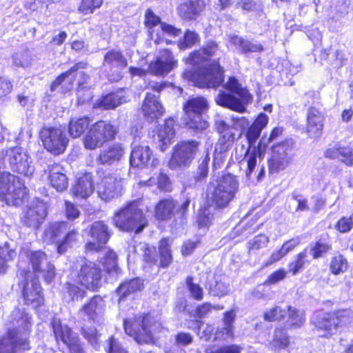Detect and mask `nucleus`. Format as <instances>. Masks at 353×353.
<instances>
[{
    "label": "nucleus",
    "mask_w": 353,
    "mask_h": 353,
    "mask_svg": "<svg viewBox=\"0 0 353 353\" xmlns=\"http://www.w3.org/2000/svg\"><path fill=\"white\" fill-rule=\"evenodd\" d=\"M239 188V183L236 176L231 174H223L211 179L207 188L205 204L209 208H202L198 216L199 227L208 226L213 217L210 208H224L234 199Z\"/></svg>",
    "instance_id": "nucleus-1"
},
{
    "label": "nucleus",
    "mask_w": 353,
    "mask_h": 353,
    "mask_svg": "<svg viewBox=\"0 0 353 353\" xmlns=\"http://www.w3.org/2000/svg\"><path fill=\"white\" fill-rule=\"evenodd\" d=\"M15 329L9 330L7 335L0 340V353H15L17 350L29 348L27 336L31 325V318L19 310L12 313Z\"/></svg>",
    "instance_id": "nucleus-2"
},
{
    "label": "nucleus",
    "mask_w": 353,
    "mask_h": 353,
    "mask_svg": "<svg viewBox=\"0 0 353 353\" xmlns=\"http://www.w3.org/2000/svg\"><path fill=\"white\" fill-rule=\"evenodd\" d=\"M42 239L48 244L55 243L58 252L63 254L77 243L79 232L67 221H56L46 226Z\"/></svg>",
    "instance_id": "nucleus-3"
},
{
    "label": "nucleus",
    "mask_w": 353,
    "mask_h": 353,
    "mask_svg": "<svg viewBox=\"0 0 353 353\" xmlns=\"http://www.w3.org/2000/svg\"><path fill=\"white\" fill-rule=\"evenodd\" d=\"M224 88L237 94L241 99L221 91L216 98V103L238 112H244L245 111V105L251 102L252 99L248 91L243 88L234 77H230L228 82L224 85Z\"/></svg>",
    "instance_id": "nucleus-4"
},
{
    "label": "nucleus",
    "mask_w": 353,
    "mask_h": 353,
    "mask_svg": "<svg viewBox=\"0 0 353 353\" xmlns=\"http://www.w3.org/2000/svg\"><path fill=\"white\" fill-rule=\"evenodd\" d=\"M113 222L116 227L123 231L134 230L141 232L148 221L143 212L138 208L137 203H131L121 208L114 214Z\"/></svg>",
    "instance_id": "nucleus-5"
},
{
    "label": "nucleus",
    "mask_w": 353,
    "mask_h": 353,
    "mask_svg": "<svg viewBox=\"0 0 353 353\" xmlns=\"http://www.w3.org/2000/svg\"><path fill=\"white\" fill-rule=\"evenodd\" d=\"M27 195V188L21 179L9 172L0 176V199L8 205H21Z\"/></svg>",
    "instance_id": "nucleus-6"
},
{
    "label": "nucleus",
    "mask_w": 353,
    "mask_h": 353,
    "mask_svg": "<svg viewBox=\"0 0 353 353\" xmlns=\"http://www.w3.org/2000/svg\"><path fill=\"white\" fill-rule=\"evenodd\" d=\"M261 132V131L259 130L258 127H254L252 125L246 134L249 147L244 159L241 161V165H243L245 163L246 168L245 172L248 178H250L251 174L255 169L258 161H261L265 152L267 143L265 141L264 138L261 139L256 147L254 145Z\"/></svg>",
    "instance_id": "nucleus-7"
},
{
    "label": "nucleus",
    "mask_w": 353,
    "mask_h": 353,
    "mask_svg": "<svg viewBox=\"0 0 353 353\" xmlns=\"http://www.w3.org/2000/svg\"><path fill=\"white\" fill-rule=\"evenodd\" d=\"M183 75L199 88H216L223 81V70L215 61L193 72L185 71Z\"/></svg>",
    "instance_id": "nucleus-8"
},
{
    "label": "nucleus",
    "mask_w": 353,
    "mask_h": 353,
    "mask_svg": "<svg viewBox=\"0 0 353 353\" xmlns=\"http://www.w3.org/2000/svg\"><path fill=\"white\" fill-rule=\"evenodd\" d=\"M117 132V128L110 123L103 121L96 122L83 137L84 147L91 150L101 148L107 141L114 139Z\"/></svg>",
    "instance_id": "nucleus-9"
},
{
    "label": "nucleus",
    "mask_w": 353,
    "mask_h": 353,
    "mask_svg": "<svg viewBox=\"0 0 353 353\" xmlns=\"http://www.w3.org/2000/svg\"><path fill=\"white\" fill-rule=\"evenodd\" d=\"M77 281L88 290H95L101 283V270L94 263L81 258L77 261Z\"/></svg>",
    "instance_id": "nucleus-10"
},
{
    "label": "nucleus",
    "mask_w": 353,
    "mask_h": 353,
    "mask_svg": "<svg viewBox=\"0 0 353 353\" xmlns=\"http://www.w3.org/2000/svg\"><path fill=\"white\" fill-rule=\"evenodd\" d=\"M13 172L30 177L34 172L32 160L28 152L21 147H13L2 151Z\"/></svg>",
    "instance_id": "nucleus-11"
},
{
    "label": "nucleus",
    "mask_w": 353,
    "mask_h": 353,
    "mask_svg": "<svg viewBox=\"0 0 353 353\" xmlns=\"http://www.w3.org/2000/svg\"><path fill=\"white\" fill-rule=\"evenodd\" d=\"M99 181L97 190L99 196L103 201H110L121 194L123 181L121 177L108 170L98 171Z\"/></svg>",
    "instance_id": "nucleus-12"
},
{
    "label": "nucleus",
    "mask_w": 353,
    "mask_h": 353,
    "mask_svg": "<svg viewBox=\"0 0 353 353\" xmlns=\"http://www.w3.org/2000/svg\"><path fill=\"white\" fill-rule=\"evenodd\" d=\"M199 142L187 140L179 142L173 148V153L169 161L171 169H178L189 165L194 159L199 147Z\"/></svg>",
    "instance_id": "nucleus-13"
},
{
    "label": "nucleus",
    "mask_w": 353,
    "mask_h": 353,
    "mask_svg": "<svg viewBox=\"0 0 353 353\" xmlns=\"http://www.w3.org/2000/svg\"><path fill=\"white\" fill-rule=\"evenodd\" d=\"M292 161V145L286 141L272 147L268 159L270 173L274 174L285 170Z\"/></svg>",
    "instance_id": "nucleus-14"
},
{
    "label": "nucleus",
    "mask_w": 353,
    "mask_h": 353,
    "mask_svg": "<svg viewBox=\"0 0 353 353\" xmlns=\"http://www.w3.org/2000/svg\"><path fill=\"white\" fill-rule=\"evenodd\" d=\"M39 136L44 148L54 154L63 153L69 141L60 128L44 127L40 130Z\"/></svg>",
    "instance_id": "nucleus-15"
},
{
    "label": "nucleus",
    "mask_w": 353,
    "mask_h": 353,
    "mask_svg": "<svg viewBox=\"0 0 353 353\" xmlns=\"http://www.w3.org/2000/svg\"><path fill=\"white\" fill-rule=\"evenodd\" d=\"M150 318L148 315L136 317L134 321L125 320L124 329L125 333L133 337L139 343H148L153 340L152 331L149 327Z\"/></svg>",
    "instance_id": "nucleus-16"
},
{
    "label": "nucleus",
    "mask_w": 353,
    "mask_h": 353,
    "mask_svg": "<svg viewBox=\"0 0 353 353\" xmlns=\"http://www.w3.org/2000/svg\"><path fill=\"white\" fill-rule=\"evenodd\" d=\"M20 275L24 279L21 284L23 285V295L26 304H30L34 307L41 305L43 297L37 279L33 277V273L30 271L25 270L21 271Z\"/></svg>",
    "instance_id": "nucleus-17"
},
{
    "label": "nucleus",
    "mask_w": 353,
    "mask_h": 353,
    "mask_svg": "<svg viewBox=\"0 0 353 353\" xmlns=\"http://www.w3.org/2000/svg\"><path fill=\"white\" fill-rule=\"evenodd\" d=\"M26 254L31 264L33 277L39 274L46 282H51L55 276V268L48 261L46 254L42 251H34Z\"/></svg>",
    "instance_id": "nucleus-18"
},
{
    "label": "nucleus",
    "mask_w": 353,
    "mask_h": 353,
    "mask_svg": "<svg viewBox=\"0 0 353 353\" xmlns=\"http://www.w3.org/2000/svg\"><path fill=\"white\" fill-rule=\"evenodd\" d=\"M52 327L57 342L62 341L68 347L71 353H83L78 337L67 325L62 324L60 319L54 318Z\"/></svg>",
    "instance_id": "nucleus-19"
},
{
    "label": "nucleus",
    "mask_w": 353,
    "mask_h": 353,
    "mask_svg": "<svg viewBox=\"0 0 353 353\" xmlns=\"http://www.w3.org/2000/svg\"><path fill=\"white\" fill-rule=\"evenodd\" d=\"M190 201L186 200L180 205L172 198H167L160 200L155 208V216L159 220H169L175 214L183 216L188 210Z\"/></svg>",
    "instance_id": "nucleus-20"
},
{
    "label": "nucleus",
    "mask_w": 353,
    "mask_h": 353,
    "mask_svg": "<svg viewBox=\"0 0 353 353\" xmlns=\"http://www.w3.org/2000/svg\"><path fill=\"white\" fill-rule=\"evenodd\" d=\"M89 234L92 240L85 244L86 251H99L108 241L111 236V232L103 221H98L91 225Z\"/></svg>",
    "instance_id": "nucleus-21"
},
{
    "label": "nucleus",
    "mask_w": 353,
    "mask_h": 353,
    "mask_svg": "<svg viewBox=\"0 0 353 353\" xmlns=\"http://www.w3.org/2000/svg\"><path fill=\"white\" fill-rule=\"evenodd\" d=\"M177 66L172 53L165 50L161 52L157 59L148 65L149 72L155 75H165Z\"/></svg>",
    "instance_id": "nucleus-22"
},
{
    "label": "nucleus",
    "mask_w": 353,
    "mask_h": 353,
    "mask_svg": "<svg viewBox=\"0 0 353 353\" xmlns=\"http://www.w3.org/2000/svg\"><path fill=\"white\" fill-rule=\"evenodd\" d=\"M46 214V204L37 201L27 209L22 217V223L27 227L37 229L43 223Z\"/></svg>",
    "instance_id": "nucleus-23"
},
{
    "label": "nucleus",
    "mask_w": 353,
    "mask_h": 353,
    "mask_svg": "<svg viewBox=\"0 0 353 353\" xmlns=\"http://www.w3.org/2000/svg\"><path fill=\"white\" fill-rule=\"evenodd\" d=\"M130 163L133 167H155L159 163V160L153 157L152 152L148 145H138L132 150Z\"/></svg>",
    "instance_id": "nucleus-24"
},
{
    "label": "nucleus",
    "mask_w": 353,
    "mask_h": 353,
    "mask_svg": "<svg viewBox=\"0 0 353 353\" xmlns=\"http://www.w3.org/2000/svg\"><path fill=\"white\" fill-rule=\"evenodd\" d=\"M334 312H324L316 316L314 324L318 331L323 332L322 336L328 338L336 333L339 327Z\"/></svg>",
    "instance_id": "nucleus-25"
},
{
    "label": "nucleus",
    "mask_w": 353,
    "mask_h": 353,
    "mask_svg": "<svg viewBox=\"0 0 353 353\" xmlns=\"http://www.w3.org/2000/svg\"><path fill=\"white\" fill-rule=\"evenodd\" d=\"M125 153V146L120 143H114L101 150L97 161L102 165H111L119 161Z\"/></svg>",
    "instance_id": "nucleus-26"
},
{
    "label": "nucleus",
    "mask_w": 353,
    "mask_h": 353,
    "mask_svg": "<svg viewBox=\"0 0 353 353\" xmlns=\"http://www.w3.org/2000/svg\"><path fill=\"white\" fill-rule=\"evenodd\" d=\"M323 114L316 108L310 107L307 111L306 132L311 138L319 137L323 130Z\"/></svg>",
    "instance_id": "nucleus-27"
},
{
    "label": "nucleus",
    "mask_w": 353,
    "mask_h": 353,
    "mask_svg": "<svg viewBox=\"0 0 353 353\" xmlns=\"http://www.w3.org/2000/svg\"><path fill=\"white\" fill-rule=\"evenodd\" d=\"M94 191L92 175L85 173L79 176L72 187V194L76 197L85 199L90 196Z\"/></svg>",
    "instance_id": "nucleus-28"
},
{
    "label": "nucleus",
    "mask_w": 353,
    "mask_h": 353,
    "mask_svg": "<svg viewBox=\"0 0 353 353\" xmlns=\"http://www.w3.org/2000/svg\"><path fill=\"white\" fill-rule=\"evenodd\" d=\"M144 115L151 121L161 117L163 113V108L157 96L147 93L142 105Z\"/></svg>",
    "instance_id": "nucleus-29"
},
{
    "label": "nucleus",
    "mask_w": 353,
    "mask_h": 353,
    "mask_svg": "<svg viewBox=\"0 0 353 353\" xmlns=\"http://www.w3.org/2000/svg\"><path fill=\"white\" fill-rule=\"evenodd\" d=\"M48 180L50 184L57 191H63L68 187V179L63 173V168L58 163L49 166Z\"/></svg>",
    "instance_id": "nucleus-30"
},
{
    "label": "nucleus",
    "mask_w": 353,
    "mask_h": 353,
    "mask_svg": "<svg viewBox=\"0 0 353 353\" xmlns=\"http://www.w3.org/2000/svg\"><path fill=\"white\" fill-rule=\"evenodd\" d=\"M203 0H187L178 8L179 14L185 19H194L204 8Z\"/></svg>",
    "instance_id": "nucleus-31"
},
{
    "label": "nucleus",
    "mask_w": 353,
    "mask_h": 353,
    "mask_svg": "<svg viewBox=\"0 0 353 353\" xmlns=\"http://www.w3.org/2000/svg\"><path fill=\"white\" fill-rule=\"evenodd\" d=\"M174 127V121L172 119H169L159 128L157 133V139L161 151L165 150L167 147L172 143L175 135Z\"/></svg>",
    "instance_id": "nucleus-32"
},
{
    "label": "nucleus",
    "mask_w": 353,
    "mask_h": 353,
    "mask_svg": "<svg viewBox=\"0 0 353 353\" xmlns=\"http://www.w3.org/2000/svg\"><path fill=\"white\" fill-rule=\"evenodd\" d=\"M218 46L214 42H209L205 47L194 52L190 57V63L192 65H199L216 54Z\"/></svg>",
    "instance_id": "nucleus-33"
},
{
    "label": "nucleus",
    "mask_w": 353,
    "mask_h": 353,
    "mask_svg": "<svg viewBox=\"0 0 353 353\" xmlns=\"http://www.w3.org/2000/svg\"><path fill=\"white\" fill-rule=\"evenodd\" d=\"M103 64L111 69L120 70L128 65V61L121 52L116 50H109L104 56Z\"/></svg>",
    "instance_id": "nucleus-34"
},
{
    "label": "nucleus",
    "mask_w": 353,
    "mask_h": 353,
    "mask_svg": "<svg viewBox=\"0 0 353 353\" xmlns=\"http://www.w3.org/2000/svg\"><path fill=\"white\" fill-rule=\"evenodd\" d=\"M34 59V56L32 52L28 48L21 49L12 54V64L17 68H30Z\"/></svg>",
    "instance_id": "nucleus-35"
},
{
    "label": "nucleus",
    "mask_w": 353,
    "mask_h": 353,
    "mask_svg": "<svg viewBox=\"0 0 353 353\" xmlns=\"http://www.w3.org/2000/svg\"><path fill=\"white\" fill-rule=\"evenodd\" d=\"M208 106L205 99L198 97L188 100L183 105V110L188 117H192V114H201L208 108Z\"/></svg>",
    "instance_id": "nucleus-36"
},
{
    "label": "nucleus",
    "mask_w": 353,
    "mask_h": 353,
    "mask_svg": "<svg viewBox=\"0 0 353 353\" xmlns=\"http://www.w3.org/2000/svg\"><path fill=\"white\" fill-rule=\"evenodd\" d=\"M103 307V300L101 296H94L88 303L85 304L81 312L85 314L90 319L94 320L97 316L102 312Z\"/></svg>",
    "instance_id": "nucleus-37"
},
{
    "label": "nucleus",
    "mask_w": 353,
    "mask_h": 353,
    "mask_svg": "<svg viewBox=\"0 0 353 353\" xmlns=\"http://www.w3.org/2000/svg\"><path fill=\"white\" fill-rule=\"evenodd\" d=\"M145 23L150 29L151 39L156 43H159L161 37L159 35V32H157L159 28L157 30H155V28L159 26L161 28V23H162L160 21V18L154 14L151 10L148 9L145 14Z\"/></svg>",
    "instance_id": "nucleus-38"
},
{
    "label": "nucleus",
    "mask_w": 353,
    "mask_h": 353,
    "mask_svg": "<svg viewBox=\"0 0 353 353\" xmlns=\"http://www.w3.org/2000/svg\"><path fill=\"white\" fill-rule=\"evenodd\" d=\"M90 119L88 117H75L70 120L68 125V132L73 138L80 137L88 128Z\"/></svg>",
    "instance_id": "nucleus-39"
},
{
    "label": "nucleus",
    "mask_w": 353,
    "mask_h": 353,
    "mask_svg": "<svg viewBox=\"0 0 353 353\" xmlns=\"http://www.w3.org/2000/svg\"><path fill=\"white\" fill-rule=\"evenodd\" d=\"M230 41L234 46L239 48L245 53L260 52L263 50V46L260 43H254L237 35L230 36Z\"/></svg>",
    "instance_id": "nucleus-40"
},
{
    "label": "nucleus",
    "mask_w": 353,
    "mask_h": 353,
    "mask_svg": "<svg viewBox=\"0 0 353 353\" xmlns=\"http://www.w3.org/2000/svg\"><path fill=\"white\" fill-rule=\"evenodd\" d=\"M143 288V281L139 278H135L121 284L117 292L121 298H124L128 295L141 290Z\"/></svg>",
    "instance_id": "nucleus-41"
},
{
    "label": "nucleus",
    "mask_w": 353,
    "mask_h": 353,
    "mask_svg": "<svg viewBox=\"0 0 353 353\" xmlns=\"http://www.w3.org/2000/svg\"><path fill=\"white\" fill-rule=\"evenodd\" d=\"M159 253L161 266L163 268L168 267L172 261L170 242L168 239H163L160 241Z\"/></svg>",
    "instance_id": "nucleus-42"
},
{
    "label": "nucleus",
    "mask_w": 353,
    "mask_h": 353,
    "mask_svg": "<svg viewBox=\"0 0 353 353\" xmlns=\"http://www.w3.org/2000/svg\"><path fill=\"white\" fill-rule=\"evenodd\" d=\"M347 261L341 254L332 257L330 263V270L334 275L344 273L347 270Z\"/></svg>",
    "instance_id": "nucleus-43"
},
{
    "label": "nucleus",
    "mask_w": 353,
    "mask_h": 353,
    "mask_svg": "<svg viewBox=\"0 0 353 353\" xmlns=\"http://www.w3.org/2000/svg\"><path fill=\"white\" fill-rule=\"evenodd\" d=\"M290 343L289 338L283 330L276 329L274 331L273 339L270 343L272 349L276 350L284 349Z\"/></svg>",
    "instance_id": "nucleus-44"
},
{
    "label": "nucleus",
    "mask_w": 353,
    "mask_h": 353,
    "mask_svg": "<svg viewBox=\"0 0 353 353\" xmlns=\"http://www.w3.org/2000/svg\"><path fill=\"white\" fill-rule=\"evenodd\" d=\"M125 100L118 93H112L103 97L100 102L99 106L104 109H112L119 106Z\"/></svg>",
    "instance_id": "nucleus-45"
},
{
    "label": "nucleus",
    "mask_w": 353,
    "mask_h": 353,
    "mask_svg": "<svg viewBox=\"0 0 353 353\" xmlns=\"http://www.w3.org/2000/svg\"><path fill=\"white\" fill-rule=\"evenodd\" d=\"M117 256L112 250L108 251L104 258L103 265L108 273L112 274L113 276L118 275Z\"/></svg>",
    "instance_id": "nucleus-46"
},
{
    "label": "nucleus",
    "mask_w": 353,
    "mask_h": 353,
    "mask_svg": "<svg viewBox=\"0 0 353 353\" xmlns=\"http://www.w3.org/2000/svg\"><path fill=\"white\" fill-rule=\"evenodd\" d=\"M199 34L190 30L185 31L183 39L178 41V47L181 50H184L188 48H191L199 41Z\"/></svg>",
    "instance_id": "nucleus-47"
},
{
    "label": "nucleus",
    "mask_w": 353,
    "mask_h": 353,
    "mask_svg": "<svg viewBox=\"0 0 353 353\" xmlns=\"http://www.w3.org/2000/svg\"><path fill=\"white\" fill-rule=\"evenodd\" d=\"M288 323L289 326L292 327H301L304 321V316L303 313L300 311L296 310L294 308H292L291 306H289L288 308Z\"/></svg>",
    "instance_id": "nucleus-48"
},
{
    "label": "nucleus",
    "mask_w": 353,
    "mask_h": 353,
    "mask_svg": "<svg viewBox=\"0 0 353 353\" xmlns=\"http://www.w3.org/2000/svg\"><path fill=\"white\" fill-rule=\"evenodd\" d=\"M306 257L307 252L305 250L298 254L296 256L295 260L289 263V272H291L293 275L296 274L299 272V271L303 268Z\"/></svg>",
    "instance_id": "nucleus-49"
},
{
    "label": "nucleus",
    "mask_w": 353,
    "mask_h": 353,
    "mask_svg": "<svg viewBox=\"0 0 353 353\" xmlns=\"http://www.w3.org/2000/svg\"><path fill=\"white\" fill-rule=\"evenodd\" d=\"M85 64L80 62L74 65H73L70 70L61 74L57 79L52 82L51 85V91L55 90L62 83L63 81L68 78L72 73L77 71L80 68H84Z\"/></svg>",
    "instance_id": "nucleus-50"
},
{
    "label": "nucleus",
    "mask_w": 353,
    "mask_h": 353,
    "mask_svg": "<svg viewBox=\"0 0 353 353\" xmlns=\"http://www.w3.org/2000/svg\"><path fill=\"white\" fill-rule=\"evenodd\" d=\"M103 0H82L79 7V11L83 14H90L94 10L101 7Z\"/></svg>",
    "instance_id": "nucleus-51"
},
{
    "label": "nucleus",
    "mask_w": 353,
    "mask_h": 353,
    "mask_svg": "<svg viewBox=\"0 0 353 353\" xmlns=\"http://www.w3.org/2000/svg\"><path fill=\"white\" fill-rule=\"evenodd\" d=\"M233 140L234 136L232 134L223 135L219 139V141L215 146L214 161L218 159L219 154H221L228 150V147L230 146V143L233 141Z\"/></svg>",
    "instance_id": "nucleus-52"
},
{
    "label": "nucleus",
    "mask_w": 353,
    "mask_h": 353,
    "mask_svg": "<svg viewBox=\"0 0 353 353\" xmlns=\"http://www.w3.org/2000/svg\"><path fill=\"white\" fill-rule=\"evenodd\" d=\"M270 242V238L265 234H259L250 240L248 245L249 251L259 250L267 246Z\"/></svg>",
    "instance_id": "nucleus-53"
},
{
    "label": "nucleus",
    "mask_w": 353,
    "mask_h": 353,
    "mask_svg": "<svg viewBox=\"0 0 353 353\" xmlns=\"http://www.w3.org/2000/svg\"><path fill=\"white\" fill-rule=\"evenodd\" d=\"M161 32L162 34H160L159 33V35L161 36V39L160 40L159 42H161L165 40V41L167 43H170V41H168V39H166L163 37L164 34H167L170 37H176L179 36L181 34V29L176 28L174 27L173 26L168 24L166 23H161Z\"/></svg>",
    "instance_id": "nucleus-54"
},
{
    "label": "nucleus",
    "mask_w": 353,
    "mask_h": 353,
    "mask_svg": "<svg viewBox=\"0 0 353 353\" xmlns=\"http://www.w3.org/2000/svg\"><path fill=\"white\" fill-rule=\"evenodd\" d=\"M192 117H189L190 121L187 123L190 128L196 130H203L208 127V123L205 120L203 119L201 114H192Z\"/></svg>",
    "instance_id": "nucleus-55"
},
{
    "label": "nucleus",
    "mask_w": 353,
    "mask_h": 353,
    "mask_svg": "<svg viewBox=\"0 0 353 353\" xmlns=\"http://www.w3.org/2000/svg\"><path fill=\"white\" fill-rule=\"evenodd\" d=\"M338 320L339 327L346 325L353 321V311L351 310H341L334 312Z\"/></svg>",
    "instance_id": "nucleus-56"
},
{
    "label": "nucleus",
    "mask_w": 353,
    "mask_h": 353,
    "mask_svg": "<svg viewBox=\"0 0 353 353\" xmlns=\"http://www.w3.org/2000/svg\"><path fill=\"white\" fill-rule=\"evenodd\" d=\"M287 314L285 310L281 309L279 306L272 307L264 314V319L266 321H274L281 320Z\"/></svg>",
    "instance_id": "nucleus-57"
},
{
    "label": "nucleus",
    "mask_w": 353,
    "mask_h": 353,
    "mask_svg": "<svg viewBox=\"0 0 353 353\" xmlns=\"http://www.w3.org/2000/svg\"><path fill=\"white\" fill-rule=\"evenodd\" d=\"M336 229L341 233L350 231L353 228V214L350 216L341 218L335 225Z\"/></svg>",
    "instance_id": "nucleus-58"
},
{
    "label": "nucleus",
    "mask_w": 353,
    "mask_h": 353,
    "mask_svg": "<svg viewBox=\"0 0 353 353\" xmlns=\"http://www.w3.org/2000/svg\"><path fill=\"white\" fill-rule=\"evenodd\" d=\"M186 283L192 296L196 300H201L203 297V289L199 285L193 283L190 276L187 278Z\"/></svg>",
    "instance_id": "nucleus-59"
},
{
    "label": "nucleus",
    "mask_w": 353,
    "mask_h": 353,
    "mask_svg": "<svg viewBox=\"0 0 353 353\" xmlns=\"http://www.w3.org/2000/svg\"><path fill=\"white\" fill-rule=\"evenodd\" d=\"M331 249V246L327 243L318 241L311 249L310 253L314 259L321 257Z\"/></svg>",
    "instance_id": "nucleus-60"
},
{
    "label": "nucleus",
    "mask_w": 353,
    "mask_h": 353,
    "mask_svg": "<svg viewBox=\"0 0 353 353\" xmlns=\"http://www.w3.org/2000/svg\"><path fill=\"white\" fill-rule=\"evenodd\" d=\"M66 288L72 301L79 300V299L83 297L85 294V292L83 290L70 283H66Z\"/></svg>",
    "instance_id": "nucleus-61"
},
{
    "label": "nucleus",
    "mask_w": 353,
    "mask_h": 353,
    "mask_svg": "<svg viewBox=\"0 0 353 353\" xmlns=\"http://www.w3.org/2000/svg\"><path fill=\"white\" fill-rule=\"evenodd\" d=\"M65 214L68 220L74 221L79 218L80 215V211L77 206L69 201H65Z\"/></svg>",
    "instance_id": "nucleus-62"
},
{
    "label": "nucleus",
    "mask_w": 353,
    "mask_h": 353,
    "mask_svg": "<svg viewBox=\"0 0 353 353\" xmlns=\"http://www.w3.org/2000/svg\"><path fill=\"white\" fill-rule=\"evenodd\" d=\"M210 291L214 296L221 297L228 294L229 286L224 282H216V284L210 288Z\"/></svg>",
    "instance_id": "nucleus-63"
},
{
    "label": "nucleus",
    "mask_w": 353,
    "mask_h": 353,
    "mask_svg": "<svg viewBox=\"0 0 353 353\" xmlns=\"http://www.w3.org/2000/svg\"><path fill=\"white\" fill-rule=\"evenodd\" d=\"M339 158L347 165H352L353 163V152L350 148L339 147Z\"/></svg>",
    "instance_id": "nucleus-64"
}]
</instances>
